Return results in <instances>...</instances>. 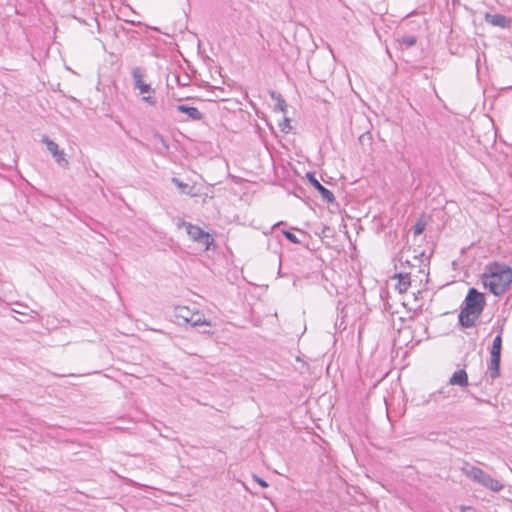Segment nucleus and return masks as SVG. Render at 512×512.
<instances>
[{"mask_svg":"<svg viewBox=\"0 0 512 512\" xmlns=\"http://www.w3.org/2000/svg\"><path fill=\"white\" fill-rule=\"evenodd\" d=\"M512 282V269L506 266L494 265L488 268L482 276V283L494 295L504 293Z\"/></svg>","mask_w":512,"mask_h":512,"instance_id":"f257e3e1","label":"nucleus"},{"mask_svg":"<svg viewBox=\"0 0 512 512\" xmlns=\"http://www.w3.org/2000/svg\"><path fill=\"white\" fill-rule=\"evenodd\" d=\"M485 305L484 295L471 288L465 298V307L460 311L459 322L463 327L474 326Z\"/></svg>","mask_w":512,"mask_h":512,"instance_id":"f03ea898","label":"nucleus"},{"mask_svg":"<svg viewBox=\"0 0 512 512\" xmlns=\"http://www.w3.org/2000/svg\"><path fill=\"white\" fill-rule=\"evenodd\" d=\"M463 474L471 479L473 482L478 483L489 489L492 492H500L504 485L498 480L484 472L481 468L465 463L461 468Z\"/></svg>","mask_w":512,"mask_h":512,"instance_id":"7ed1b4c3","label":"nucleus"},{"mask_svg":"<svg viewBox=\"0 0 512 512\" xmlns=\"http://www.w3.org/2000/svg\"><path fill=\"white\" fill-rule=\"evenodd\" d=\"M144 76V71L140 67H135L132 70L134 87L143 95L142 100L149 105H155L156 98L154 96V90L150 84L144 82Z\"/></svg>","mask_w":512,"mask_h":512,"instance_id":"20e7f679","label":"nucleus"},{"mask_svg":"<svg viewBox=\"0 0 512 512\" xmlns=\"http://www.w3.org/2000/svg\"><path fill=\"white\" fill-rule=\"evenodd\" d=\"M177 226L179 229H185L187 235L192 241L201 244L202 246L205 247V249H209L211 243L213 242V239L211 238L209 233L205 232L199 226L193 225L185 221H180L177 224Z\"/></svg>","mask_w":512,"mask_h":512,"instance_id":"39448f33","label":"nucleus"},{"mask_svg":"<svg viewBox=\"0 0 512 512\" xmlns=\"http://www.w3.org/2000/svg\"><path fill=\"white\" fill-rule=\"evenodd\" d=\"M502 328H500L499 334L494 338L491 347V361L490 371L491 377L495 378L499 375V366L501 358V347H502Z\"/></svg>","mask_w":512,"mask_h":512,"instance_id":"423d86ee","label":"nucleus"},{"mask_svg":"<svg viewBox=\"0 0 512 512\" xmlns=\"http://www.w3.org/2000/svg\"><path fill=\"white\" fill-rule=\"evenodd\" d=\"M41 142L46 145L47 150L51 153L59 166L63 168H67L69 166V162L65 158L64 150L60 149L57 143L51 140L47 135L42 136Z\"/></svg>","mask_w":512,"mask_h":512,"instance_id":"0eeeda50","label":"nucleus"},{"mask_svg":"<svg viewBox=\"0 0 512 512\" xmlns=\"http://www.w3.org/2000/svg\"><path fill=\"white\" fill-rule=\"evenodd\" d=\"M307 177L313 187L320 193L321 197L328 203H333L335 201L334 194L327 188H325L315 177L314 175L308 173Z\"/></svg>","mask_w":512,"mask_h":512,"instance_id":"6e6552de","label":"nucleus"},{"mask_svg":"<svg viewBox=\"0 0 512 512\" xmlns=\"http://www.w3.org/2000/svg\"><path fill=\"white\" fill-rule=\"evenodd\" d=\"M177 111L187 115V119L193 121H199L203 118V114L196 108L184 104L176 106Z\"/></svg>","mask_w":512,"mask_h":512,"instance_id":"1a4fd4ad","label":"nucleus"},{"mask_svg":"<svg viewBox=\"0 0 512 512\" xmlns=\"http://www.w3.org/2000/svg\"><path fill=\"white\" fill-rule=\"evenodd\" d=\"M449 384L466 387L468 385V376L466 371L464 369L455 371L449 379Z\"/></svg>","mask_w":512,"mask_h":512,"instance_id":"9d476101","label":"nucleus"},{"mask_svg":"<svg viewBox=\"0 0 512 512\" xmlns=\"http://www.w3.org/2000/svg\"><path fill=\"white\" fill-rule=\"evenodd\" d=\"M175 318L177 319L178 323H185L188 324V319L193 316V311H191L186 306H177L175 308L174 313Z\"/></svg>","mask_w":512,"mask_h":512,"instance_id":"9b49d317","label":"nucleus"},{"mask_svg":"<svg viewBox=\"0 0 512 512\" xmlns=\"http://www.w3.org/2000/svg\"><path fill=\"white\" fill-rule=\"evenodd\" d=\"M486 21L493 26L505 28L509 20L501 14H486Z\"/></svg>","mask_w":512,"mask_h":512,"instance_id":"f8f14e48","label":"nucleus"},{"mask_svg":"<svg viewBox=\"0 0 512 512\" xmlns=\"http://www.w3.org/2000/svg\"><path fill=\"white\" fill-rule=\"evenodd\" d=\"M188 324H190L193 327L196 326H211V322L206 320L203 316V314L199 311L193 312V316L188 319Z\"/></svg>","mask_w":512,"mask_h":512,"instance_id":"ddd939ff","label":"nucleus"},{"mask_svg":"<svg viewBox=\"0 0 512 512\" xmlns=\"http://www.w3.org/2000/svg\"><path fill=\"white\" fill-rule=\"evenodd\" d=\"M398 282L396 284V288L399 290L400 293H404L408 290L410 286V277L407 273H399L397 275Z\"/></svg>","mask_w":512,"mask_h":512,"instance_id":"4468645a","label":"nucleus"},{"mask_svg":"<svg viewBox=\"0 0 512 512\" xmlns=\"http://www.w3.org/2000/svg\"><path fill=\"white\" fill-rule=\"evenodd\" d=\"M401 43L405 44L407 47H411L416 44V37L413 35L404 36L401 38Z\"/></svg>","mask_w":512,"mask_h":512,"instance_id":"2eb2a0df","label":"nucleus"},{"mask_svg":"<svg viewBox=\"0 0 512 512\" xmlns=\"http://www.w3.org/2000/svg\"><path fill=\"white\" fill-rule=\"evenodd\" d=\"M283 235L292 243L294 244H299L301 243V240L298 239V237L293 234L292 232L288 231V230H284L283 231Z\"/></svg>","mask_w":512,"mask_h":512,"instance_id":"dca6fc26","label":"nucleus"},{"mask_svg":"<svg viewBox=\"0 0 512 512\" xmlns=\"http://www.w3.org/2000/svg\"><path fill=\"white\" fill-rule=\"evenodd\" d=\"M155 139H157L162 144L164 149H166V150L169 149V145H168L167 141L163 138V136H161L160 134H156Z\"/></svg>","mask_w":512,"mask_h":512,"instance_id":"f3484780","label":"nucleus"},{"mask_svg":"<svg viewBox=\"0 0 512 512\" xmlns=\"http://www.w3.org/2000/svg\"><path fill=\"white\" fill-rule=\"evenodd\" d=\"M172 182L180 189L187 187V184H184L178 178H172Z\"/></svg>","mask_w":512,"mask_h":512,"instance_id":"a211bd4d","label":"nucleus"},{"mask_svg":"<svg viewBox=\"0 0 512 512\" xmlns=\"http://www.w3.org/2000/svg\"><path fill=\"white\" fill-rule=\"evenodd\" d=\"M253 478H254V480H255V481H256L260 486H262V487H267V486H268V483H267L265 480L261 479L260 477H258V476H256V475H254V476H253Z\"/></svg>","mask_w":512,"mask_h":512,"instance_id":"6ab92c4d","label":"nucleus"},{"mask_svg":"<svg viewBox=\"0 0 512 512\" xmlns=\"http://www.w3.org/2000/svg\"><path fill=\"white\" fill-rule=\"evenodd\" d=\"M423 229H424V227L422 224L418 223L417 225H415V227H414L415 235L421 234L423 232Z\"/></svg>","mask_w":512,"mask_h":512,"instance_id":"aec40b11","label":"nucleus"},{"mask_svg":"<svg viewBox=\"0 0 512 512\" xmlns=\"http://www.w3.org/2000/svg\"><path fill=\"white\" fill-rule=\"evenodd\" d=\"M278 106L281 111H284L286 108V103L280 96H278Z\"/></svg>","mask_w":512,"mask_h":512,"instance_id":"412c9836","label":"nucleus"},{"mask_svg":"<svg viewBox=\"0 0 512 512\" xmlns=\"http://www.w3.org/2000/svg\"><path fill=\"white\" fill-rule=\"evenodd\" d=\"M288 122H289V119H288V118H285V120H284V125H280V126H281V130H282L283 132H287L286 128H289Z\"/></svg>","mask_w":512,"mask_h":512,"instance_id":"4be33fe9","label":"nucleus"},{"mask_svg":"<svg viewBox=\"0 0 512 512\" xmlns=\"http://www.w3.org/2000/svg\"><path fill=\"white\" fill-rule=\"evenodd\" d=\"M202 332H203V333H207V334H211V331H210V330H203Z\"/></svg>","mask_w":512,"mask_h":512,"instance_id":"5701e85b","label":"nucleus"}]
</instances>
